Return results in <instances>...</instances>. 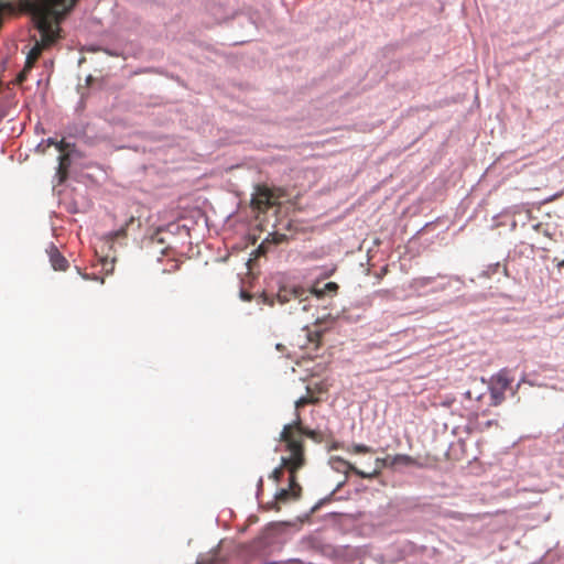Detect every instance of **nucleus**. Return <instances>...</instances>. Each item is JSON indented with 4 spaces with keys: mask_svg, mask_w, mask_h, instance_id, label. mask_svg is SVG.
<instances>
[{
    "mask_svg": "<svg viewBox=\"0 0 564 564\" xmlns=\"http://www.w3.org/2000/svg\"><path fill=\"white\" fill-rule=\"evenodd\" d=\"M279 195L267 186H258L252 196L251 204L253 208L265 212L278 204Z\"/></svg>",
    "mask_w": 564,
    "mask_h": 564,
    "instance_id": "39448f33",
    "label": "nucleus"
},
{
    "mask_svg": "<svg viewBox=\"0 0 564 564\" xmlns=\"http://www.w3.org/2000/svg\"><path fill=\"white\" fill-rule=\"evenodd\" d=\"M491 405H499L505 399V392L499 387L491 386L490 388Z\"/></svg>",
    "mask_w": 564,
    "mask_h": 564,
    "instance_id": "f8f14e48",
    "label": "nucleus"
},
{
    "mask_svg": "<svg viewBox=\"0 0 564 564\" xmlns=\"http://www.w3.org/2000/svg\"><path fill=\"white\" fill-rule=\"evenodd\" d=\"M289 457H283V466L290 474L289 477V489L295 491V495L299 497L302 492V487L299 485L296 480V473L305 465V457L301 456L300 448L294 445V443L289 444Z\"/></svg>",
    "mask_w": 564,
    "mask_h": 564,
    "instance_id": "7ed1b4c3",
    "label": "nucleus"
},
{
    "mask_svg": "<svg viewBox=\"0 0 564 564\" xmlns=\"http://www.w3.org/2000/svg\"><path fill=\"white\" fill-rule=\"evenodd\" d=\"M50 262L54 270L66 271L68 268L67 259L58 251L56 246L51 245L47 249Z\"/></svg>",
    "mask_w": 564,
    "mask_h": 564,
    "instance_id": "423d86ee",
    "label": "nucleus"
},
{
    "mask_svg": "<svg viewBox=\"0 0 564 564\" xmlns=\"http://www.w3.org/2000/svg\"><path fill=\"white\" fill-rule=\"evenodd\" d=\"M70 163L69 154L65 153L59 156L58 174L64 180L67 174V167Z\"/></svg>",
    "mask_w": 564,
    "mask_h": 564,
    "instance_id": "4468645a",
    "label": "nucleus"
},
{
    "mask_svg": "<svg viewBox=\"0 0 564 564\" xmlns=\"http://www.w3.org/2000/svg\"><path fill=\"white\" fill-rule=\"evenodd\" d=\"M330 463L334 469H336L337 471H341L346 475L348 473H354L358 476V471H361L355 465L339 456L332 457Z\"/></svg>",
    "mask_w": 564,
    "mask_h": 564,
    "instance_id": "6e6552de",
    "label": "nucleus"
},
{
    "mask_svg": "<svg viewBox=\"0 0 564 564\" xmlns=\"http://www.w3.org/2000/svg\"><path fill=\"white\" fill-rule=\"evenodd\" d=\"M77 0H19L20 9L30 14L40 39L26 56V68H32L42 52L52 47L62 37L61 24L76 6Z\"/></svg>",
    "mask_w": 564,
    "mask_h": 564,
    "instance_id": "f257e3e1",
    "label": "nucleus"
},
{
    "mask_svg": "<svg viewBox=\"0 0 564 564\" xmlns=\"http://www.w3.org/2000/svg\"><path fill=\"white\" fill-rule=\"evenodd\" d=\"M492 423H494V421H488V422L486 423V425H487V426H490Z\"/></svg>",
    "mask_w": 564,
    "mask_h": 564,
    "instance_id": "a878e982",
    "label": "nucleus"
},
{
    "mask_svg": "<svg viewBox=\"0 0 564 564\" xmlns=\"http://www.w3.org/2000/svg\"><path fill=\"white\" fill-rule=\"evenodd\" d=\"M492 386L499 387V389H501L505 392L510 386V380L508 379L505 372H500L495 378V382Z\"/></svg>",
    "mask_w": 564,
    "mask_h": 564,
    "instance_id": "2eb2a0df",
    "label": "nucleus"
},
{
    "mask_svg": "<svg viewBox=\"0 0 564 564\" xmlns=\"http://www.w3.org/2000/svg\"><path fill=\"white\" fill-rule=\"evenodd\" d=\"M465 395L469 400H473V399L479 400L481 398L480 394H474V392L471 390L466 391Z\"/></svg>",
    "mask_w": 564,
    "mask_h": 564,
    "instance_id": "4be33fe9",
    "label": "nucleus"
},
{
    "mask_svg": "<svg viewBox=\"0 0 564 564\" xmlns=\"http://www.w3.org/2000/svg\"><path fill=\"white\" fill-rule=\"evenodd\" d=\"M30 68H26V65L24 66L23 70L19 74L18 76V82L19 83H22L23 80H25V77H26V72L29 70Z\"/></svg>",
    "mask_w": 564,
    "mask_h": 564,
    "instance_id": "5701e85b",
    "label": "nucleus"
},
{
    "mask_svg": "<svg viewBox=\"0 0 564 564\" xmlns=\"http://www.w3.org/2000/svg\"><path fill=\"white\" fill-rule=\"evenodd\" d=\"M59 152L65 154L64 152L69 148V143L65 142L64 140L54 143Z\"/></svg>",
    "mask_w": 564,
    "mask_h": 564,
    "instance_id": "aec40b11",
    "label": "nucleus"
},
{
    "mask_svg": "<svg viewBox=\"0 0 564 564\" xmlns=\"http://www.w3.org/2000/svg\"><path fill=\"white\" fill-rule=\"evenodd\" d=\"M311 296L308 289L301 285H283L276 293V300L279 303L284 304L291 301H297L299 304L306 302Z\"/></svg>",
    "mask_w": 564,
    "mask_h": 564,
    "instance_id": "20e7f679",
    "label": "nucleus"
},
{
    "mask_svg": "<svg viewBox=\"0 0 564 564\" xmlns=\"http://www.w3.org/2000/svg\"><path fill=\"white\" fill-rule=\"evenodd\" d=\"M281 460L283 462V458ZM284 470H286V468L283 466V463H282L280 467L275 468L271 473L270 478L274 479L275 481H279L282 478Z\"/></svg>",
    "mask_w": 564,
    "mask_h": 564,
    "instance_id": "a211bd4d",
    "label": "nucleus"
},
{
    "mask_svg": "<svg viewBox=\"0 0 564 564\" xmlns=\"http://www.w3.org/2000/svg\"><path fill=\"white\" fill-rule=\"evenodd\" d=\"M351 452L355 454H367V453H372L373 451L371 447H369L367 445L356 444L352 446Z\"/></svg>",
    "mask_w": 564,
    "mask_h": 564,
    "instance_id": "f3484780",
    "label": "nucleus"
},
{
    "mask_svg": "<svg viewBox=\"0 0 564 564\" xmlns=\"http://www.w3.org/2000/svg\"><path fill=\"white\" fill-rule=\"evenodd\" d=\"M392 456H387L384 458H377L375 460V468L372 471H358V476L364 479H373L376 478L383 468L390 467V460Z\"/></svg>",
    "mask_w": 564,
    "mask_h": 564,
    "instance_id": "0eeeda50",
    "label": "nucleus"
},
{
    "mask_svg": "<svg viewBox=\"0 0 564 564\" xmlns=\"http://www.w3.org/2000/svg\"><path fill=\"white\" fill-rule=\"evenodd\" d=\"M302 310H303V311H307V305H306V304H303Z\"/></svg>",
    "mask_w": 564,
    "mask_h": 564,
    "instance_id": "393cba45",
    "label": "nucleus"
},
{
    "mask_svg": "<svg viewBox=\"0 0 564 564\" xmlns=\"http://www.w3.org/2000/svg\"><path fill=\"white\" fill-rule=\"evenodd\" d=\"M300 497L297 495H295V491H292L291 489L289 488H283L281 490H279L275 495V500L278 502H281V503H286L289 502L290 500H296L299 499Z\"/></svg>",
    "mask_w": 564,
    "mask_h": 564,
    "instance_id": "9b49d317",
    "label": "nucleus"
},
{
    "mask_svg": "<svg viewBox=\"0 0 564 564\" xmlns=\"http://www.w3.org/2000/svg\"><path fill=\"white\" fill-rule=\"evenodd\" d=\"M303 435L312 438L316 442H321V435L317 431L310 430L303 426V421L301 419L300 413H296L295 419L292 423L284 425L281 434L280 441L285 443L286 449L289 451V444L294 443L295 446L300 448L301 456L304 457V447H303Z\"/></svg>",
    "mask_w": 564,
    "mask_h": 564,
    "instance_id": "f03ea898",
    "label": "nucleus"
},
{
    "mask_svg": "<svg viewBox=\"0 0 564 564\" xmlns=\"http://www.w3.org/2000/svg\"><path fill=\"white\" fill-rule=\"evenodd\" d=\"M308 290L311 292V295L314 294L319 299L327 293H336L338 290V284L335 282H327L322 289L313 288Z\"/></svg>",
    "mask_w": 564,
    "mask_h": 564,
    "instance_id": "9d476101",
    "label": "nucleus"
},
{
    "mask_svg": "<svg viewBox=\"0 0 564 564\" xmlns=\"http://www.w3.org/2000/svg\"><path fill=\"white\" fill-rule=\"evenodd\" d=\"M397 465L416 466V467L423 466L417 459H415L414 457L406 455V454H397L391 457L389 466L394 467Z\"/></svg>",
    "mask_w": 564,
    "mask_h": 564,
    "instance_id": "1a4fd4ad",
    "label": "nucleus"
},
{
    "mask_svg": "<svg viewBox=\"0 0 564 564\" xmlns=\"http://www.w3.org/2000/svg\"><path fill=\"white\" fill-rule=\"evenodd\" d=\"M557 265L558 268L564 267V260H562Z\"/></svg>",
    "mask_w": 564,
    "mask_h": 564,
    "instance_id": "b1692460",
    "label": "nucleus"
},
{
    "mask_svg": "<svg viewBox=\"0 0 564 564\" xmlns=\"http://www.w3.org/2000/svg\"><path fill=\"white\" fill-rule=\"evenodd\" d=\"M134 217L131 216L129 218V220L126 223V225L123 227H121L120 229L116 230V231H112L108 235V237L110 238V240H116L118 238H121V237H124L126 236V231H127V227L131 224L134 223Z\"/></svg>",
    "mask_w": 564,
    "mask_h": 564,
    "instance_id": "dca6fc26",
    "label": "nucleus"
},
{
    "mask_svg": "<svg viewBox=\"0 0 564 564\" xmlns=\"http://www.w3.org/2000/svg\"><path fill=\"white\" fill-rule=\"evenodd\" d=\"M102 267L107 273L112 272L115 267L113 260L108 261L107 259H102Z\"/></svg>",
    "mask_w": 564,
    "mask_h": 564,
    "instance_id": "6ab92c4d",
    "label": "nucleus"
},
{
    "mask_svg": "<svg viewBox=\"0 0 564 564\" xmlns=\"http://www.w3.org/2000/svg\"><path fill=\"white\" fill-rule=\"evenodd\" d=\"M318 401H319V399L316 397H313V395L301 397L300 399H297L295 401V414L300 413L299 411L301 408H303L307 404H316Z\"/></svg>",
    "mask_w": 564,
    "mask_h": 564,
    "instance_id": "ddd939ff",
    "label": "nucleus"
},
{
    "mask_svg": "<svg viewBox=\"0 0 564 564\" xmlns=\"http://www.w3.org/2000/svg\"><path fill=\"white\" fill-rule=\"evenodd\" d=\"M160 234H161V230L159 229L152 237H151V241L152 242H158L160 245H163L164 243V240L160 237Z\"/></svg>",
    "mask_w": 564,
    "mask_h": 564,
    "instance_id": "412c9836",
    "label": "nucleus"
}]
</instances>
